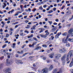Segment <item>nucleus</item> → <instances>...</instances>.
Returning <instances> with one entry per match:
<instances>
[{
	"label": "nucleus",
	"instance_id": "obj_17",
	"mask_svg": "<svg viewBox=\"0 0 73 73\" xmlns=\"http://www.w3.org/2000/svg\"><path fill=\"white\" fill-rule=\"evenodd\" d=\"M66 46L68 47V46H70V44L68 42H66Z\"/></svg>",
	"mask_w": 73,
	"mask_h": 73
},
{
	"label": "nucleus",
	"instance_id": "obj_59",
	"mask_svg": "<svg viewBox=\"0 0 73 73\" xmlns=\"http://www.w3.org/2000/svg\"><path fill=\"white\" fill-rule=\"evenodd\" d=\"M54 62H58V61H57V60H54Z\"/></svg>",
	"mask_w": 73,
	"mask_h": 73
},
{
	"label": "nucleus",
	"instance_id": "obj_7",
	"mask_svg": "<svg viewBox=\"0 0 73 73\" xmlns=\"http://www.w3.org/2000/svg\"><path fill=\"white\" fill-rule=\"evenodd\" d=\"M61 57V54H57L55 55V58H56V59H58V58H60V57Z\"/></svg>",
	"mask_w": 73,
	"mask_h": 73
},
{
	"label": "nucleus",
	"instance_id": "obj_49",
	"mask_svg": "<svg viewBox=\"0 0 73 73\" xmlns=\"http://www.w3.org/2000/svg\"><path fill=\"white\" fill-rule=\"evenodd\" d=\"M49 34V33H46V36H47Z\"/></svg>",
	"mask_w": 73,
	"mask_h": 73
},
{
	"label": "nucleus",
	"instance_id": "obj_12",
	"mask_svg": "<svg viewBox=\"0 0 73 73\" xmlns=\"http://www.w3.org/2000/svg\"><path fill=\"white\" fill-rule=\"evenodd\" d=\"M6 54H7V55L8 58H10V56L11 55H12V53H9L8 52L6 53Z\"/></svg>",
	"mask_w": 73,
	"mask_h": 73
},
{
	"label": "nucleus",
	"instance_id": "obj_16",
	"mask_svg": "<svg viewBox=\"0 0 73 73\" xmlns=\"http://www.w3.org/2000/svg\"><path fill=\"white\" fill-rule=\"evenodd\" d=\"M40 35L41 37H44V38H46L47 37V36L46 35Z\"/></svg>",
	"mask_w": 73,
	"mask_h": 73
},
{
	"label": "nucleus",
	"instance_id": "obj_62",
	"mask_svg": "<svg viewBox=\"0 0 73 73\" xmlns=\"http://www.w3.org/2000/svg\"><path fill=\"white\" fill-rule=\"evenodd\" d=\"M10 31H13V29L12 28H11L10 29Z\"/></svg>",
	"mask_w": 73,
	"mask_h": 73
},
{
	"label": "nucleus",
	"instance_id": "obj_55",
	"mask_svg": "<svg viewBox=\"0 0 73 73\" xmlns=\"http://www.w3.org/2000/svg\"><path fill=\"white\" fill-rule=\"evenodd\" d=\"M53 25H57V23H53Z\"/></svg>",
	"mask_w": 73,
	"mask_h": 73
},
{
	"label": "nucleus",
	"instance_id": "obj_50",
	"mask_svg": "<svg viewBox=\"0 0 73 73\" xmlns=\"http://www.w3.org/2000/svg\"><path fill=\"white\" fill-rule=\"evenodd\" d=\"M28 53H29L28 52H27L26 53H25V54H23V56H25L26 55V54H28Z\"/></svg>",
	"mask_w": 73,
	"mask_h": 73
},
{
	"label": "nucleus",
	"instance_id": "obj_6",
	"mask_svg": "<svg viewBox=\"0 0 73 73\" xmlns=\"http://www.w3.org/2000/svg\"><path fill=\"white\" fill-rule=\"evenodd\" d=\"M57 71V69H55L52 71V73H60L62 72V69L61 68L60 69V70H59V72H56Z\"/></svg>",
	"mask_w": 73,
	"mask_h": 73
},
{
	"label": "nucleus",
	"instance_id": "obj_11",
	"mask_svg": "<svg viewBox=\"0 0 73 73\" xmlns=\"http://www.w3.org/2000/svg\"><path fill=\"white\" fill-rule=\"evenodd\" d=\"M53 68V66L52 65H50V66L49 68H48V70L50 71L51 70H52V69Z\"/></svg>",
	"mask_w": 73,
	"mask_h": 73
},
{
	"label": "nucleus",
	"instance_id": "obj_24",
	"mask_svg": "<svg viewBox=\"0 0 73 73\" xmlns=\"http://www.w3.org/2000/svg\"><path fill=\"white\" fill-rule=\"evenodd\" d=\"M3 64H0V69L3 68Z\"/></svg>",
	"mask_w": 73,
	"mask_h": 73
},
{
	"label": "nucleus",
	"instance_id": "obj_36",
	"mask_svg": "<svg viewBox=\"0 0 73 73\" xmlns=\"http://www.w3.org/2000/svg\"><path fill=\"white\" fill-rule=\"evenodd\" d=\"M33 40H35L36 41H38V40H37V38H33Z\"/></svg>",
	"mask_w": 73,
	"mask_h": 73
},
{
	"label": "nucleus",
	"instance_id": "obj_25",
	"mask_svg": "<svg viewBox=\"0 0 73 73\" xmlns=\"http://www.w3.org/2000/svg\"><path fill=\"white\" fill-rule=\"evenodd\" d=\"M6 71L7 72H10V71H11V70L10 69V68H7L6 70Z\"/></svg>",
	"mask_w": 73,
	"mask_h": 73
},
{
	"label": "nucleus",
	"instance_id": "obj_57",
	"mask_svg": "<svg viewBox=\"0 0 73 73\" xmlns=\"http://www.w3.org/2000/svg\"><path fill=\"white\" fill-rule=\"evenodd\" d=\"M8 36H9V35L8 34H6V37H8Z\"/></svg>",
	"mask_w": 73,
	"mask_h": 73
},
{
	"label": "nucleus",
	"instance_id": "obj_51",
	"mask_svg": "<svg viewBox=\"0 0 73 73\" xmlns=\"http://www.w3.org/2000/svg\"><path fill=\"white\" fill-rule=\"evenodd\" d=\"M62 4H58V6H60V7H61V6L62 5Z\"/></svg>",
	"mask_w": 73,
	"mask_h": 73
},
{
	"label": "nucleus",
	"instance_id": "obj_52",
	"mask_svg": "<svg viewBox=\"0 0 73 73\" xmlns=\"http://www.w3.org/2000/svg\"><path fill=\"white\" fill-rule=\"evenodd\" d=\"M71 25L70 24H68L67 25V27H69Z\"/></svg>",
	"mask_w": 73,
	"mask_h": 73
},
{
	"label": "nucleus",
	"instance_id": "obj_33",
	"mask_svg": "<svg viewBox=\"0 0 73 73\" xmlns=\"http://www.w3.org/2000/svg\"><path fill=\"white\" fill-rule=\"evenodd\" d=\"M39 9L40 10H41V11H42V10H43V8H42V7H39Z\"/></svg>",
	"mask_w": 73,
	"mask_h": 73
},
{
	"label": "nucleus",
	"instance_id": "obj_64",
	"mask_svg": "<svg viewBox=\"0 0 73 73\" xmlns=\"http://www.w3.org/2000/svg\"><path fill=\"white\" fill-rule=\"evenodd\" d=\"M57 34H58V35L60 36V35H61V33L60 32V33H58Z\"/></svg>",
	"mask_w": 73,
	"mask_h": 73
},
{
	"label": "nucleus",
	"instance_id": "obj_27",
	"mask_svg": "<svg viewBox=\"0 0 73 73\" xmlns=\"http://www.w3.org/2000/svg\"><path fill=\"white\" fill-rule=\"evenodd\" d=\"M4 5H3V8H5V7L7 6V4L6 3H3Z\"/></svg>",
	"mask_w": 73,
	"mask_h": 73
},
{
	"label": "nucleus",
	"instance_id": "obj_14",
	"mask_svg": "<svg viewBox=\"0 0 73 73\" xmlns=\"http://www.w3.org/2000/svg\"><path fill=\"white\" fill-rule=\"evenodd\" d=\"M39 30H41L39 32V33H42V32H43V30L44 29H42V28H40L38 29Z\"/></svg>",
	"mask_w": 73,
	"mask_h": 73
},
{
	"label": "nucleus",
	"instance_id": "obj_26",
	"mask_svg": "<svg viewBox=\"0 0 73 73\" xmlns=\"http://www.w3.org/2000/svg\"><path fill=\"white\" fill-rule=\"evenodd\" d=\"M73 62H71L70 64V67H72L73 66Z\"/></svg>",
	"mask_w": 73,
	"mask_h": 73
},
{
	"label": "nucleus",
	"instance_id": "obj_31",
	"mask_svg": "<svg viewBox=\"0 0 73 73\" xmlns=\"http://www.w3.org/2000/svg\"><path fill=\"white\" fill-rule=\"evenodd\" d=\"M42 2H40L37 4V5H41L42 4Z\"/></svg>",
	"mask_w": 73,
	"mask_h": 73
},
{
	"label": "nucleus",
	"instance_id": "obj_60",
	"mask_svg": "<svg viewBox=\"0 0 73 73\" xmlns=\"http://www.w3.org/2000/svg\"><path fill=\"white\" fill-rule=\"evenodd\" d=\"M58 21H59V20H58V19H56L55 20V21H56V22H58Z\"/></svg>",
	"mask_w": 73,
	"mask_h": 73
},
{
	"label": "nucleus",
	"instance_id": "obj_15",
	"mask_svg": "<svg viewBox=\"0 0 73 73\" xmlns=\"http://www.w3.org/2000/svg\"><path fill=\"white\" fill-rule=\"evenodd\" d=\"M29 47L30 48L32 47V48H34V47H35V46L34 45H33V44L32 45L31 44H29Z\"/></svg>",
	"mask_w": 73,
	"mask_h": 73
},
{
	"label": "nucleus",
	"instance_id": "obj_30",
	"mask_svg": "<svg viewBox=\"0 0 73 73\" xmlns=\"http://www.w3.org/2000/svg\"><path fill=\"white\" fill-rule=\"evenodd\" d=\"M27 27H25V28H26V29H29L30 28L29 25H27Z\"/></svg>",
	"mask_w": 73,
	"mask_h": 73
},
{
	"label": "nucleus",
	"instance_id": "obj_43",
	"mask_svg": "<svg viewBox=\"0 0 73 73\" xmlns=\"http://www.w3.org/2000/svg\"><path fill=\"white\" fill-rule=\"evenodd\" d=\"M1 23L3 24V25H5V23H4L3 21H2Z\"/></svg>",
	"mask_w": 73,
	"mask_h": 73
},
{
	"label": "nucleus",
	"instance_id": "obj_22",
	"mask_svg": "<svg viewBox=\"0 0 73 73\" xmlns=\"http://www.w3.org/2000/svg\"><path fill=\"white\" fill-rule=\"evenodd\" d=\"M63 53H65L66 52V50L65 49V48H63Z\"/></svg>",
	"mask_w": 73,
	"mask_h": 73
},
{
	"label": "nucleus",
	"instance_id": "obj_48",
	"mask_svg": "<svg viewBox=\"0 0 73 73\" xmlns=\"http://www.w3.org/2000/svg\"><path fill=\"white\" fill-rule=\"evenodd\" d=\"M48 16H53V14H48Z\"/></svg>",
	"mask_w": 73,
	"mask_h": 73
},
{
	"label": "nucleus",
	"instance_id": "obj_32",
	"mask_svg": "<svg viewBox=\"0 0 73 73\" xmlns=\"http://www.w3.org/2000/svg\"><path fill=\"white\" fill-rule=\"evenodd\" d=\"M6 46H7V45L6 44H5V45L3 46L2 48H5L6 47Z\"/></svg>",
	"mask_w": 73,
	"mask_h": 73
},
{
	"label": "nucleus",
	"instance_id": "obj_61",
	"mask_svg": "<svg viewBox=\"0 0 73 73\" xmlns=\"http://www.w3.org/2000/svg\"><path fill=\"white\" fill-rule=\"evenodd\" d=\"M42 59H43V60H46V57H43L42 58Z\"/></svg>",
	"mask_w": 73,
	"mask_h": 73
},
{
	"label": "nucleus",
	"instance_id": "obj_20",
	"mask_svg": "<svg viewBox=\"0 0 73 73\" xmlns=\"http://www.w3.org/2000/svg\"><path fill=\"white\" fill-rule=\"evenodd\" d=\"M68 41H70V42H73V39H71L70 38H69Z\"/></svg>",
	"mask_w": 73,
	"mask_h": 73
},
{
	"label": "nucleus",
	"instance_id": "obj_38",
	"mask_svg": "<svg viewBox=\"0 0 73 73\" xmlns=\"http://www.w3.org/2000/svg\"><path fill=\"white\" fill-rule=\"evenodd\" d=\"M69 58L68 57H67V56H66V61H69Z\"/></svg>",
	"mask_w": 73,
	"mask_h": 73
},
{
	"label": "nucleus",
	"instance_id": "obj_13",
	"mask_svg": "<svg viewBox=\"0 0 73 73\" xmlns=\"http://www.w3.org/2000/svg\"><path fill=\"white\" fill-rule=\"evenodd\" d=\"M73 32V29H70L68 31V33L69 34H71Z\"/></svg>",
	"mask_w": 73,
	"mask_h": 73
},
{
	"label": "nucleus",
	"instance_id": "obj_8",
	"mask_svg": "<svg viewBox=\"0 0 73 73\" xmlns=\"http://www.w3.org/2000/svg\"><path fill=\"white\" fill-rule=\"evenodd\" d=\"M16 63L18 64H23V62H22V61L19 60L16 61Z\"/></svg>",
	"mask_w": 73,
	"mask_h": 73
},
{
	"label": "nucleus",
	"instance_id": "obj_9",
	"mask_svg": "<svg viewBox=\"0 0 73 73\" xmlns=\"http://www.w3.org/2000/svg\"><path fill=\"white\" fill-rule=\"evenodd\" d=\"M54 56V53H52L49 55V57L51 58H53Z\"/></svg>",
	"mask_w": 73,
	"mask_h": 73
},
{
	"label": "nucleus",
	"instance_id": "obj_1",
	"mask_svg": "<svg viewBox=\"0 0 73 73\" xmlns=\"http://www.w3.org/2000/svg\"><path fill=\"white\" fill-rule=\"evenodd\" d=\"M66 54H64L61 58V60L63 62V65H65V62H66V60H65V59H66Z\"/></svg>",
	"mask_w": 73,
	"mask_h": 73
},
{
	"label": "nucleus",
	"instance_id": "obj_19",
	"mask_svg": "<svg viewBox=\"0 0 73 73\" xmlns=\"http://www.w3.org/2000/svg\"><path fill=\"white\" fill-rule=\"evenodd\" d=\"M35 27H36V25H34L33 27L32 28H31V30H33V29H35Z\"/></svg>",
	"mask_w": 73,
	"mask_h": 73
},
{
	"label": "nucleus",
	"instance_id": "obj_39",
	"mask_svg": "<svg viewBox=\"0 0 73 73\" xmlns=\"http://www.w3.org/2000/svg\"><path fill=\"white\" fill-rule=\"evenodd\" d=\"M36 44H37V42H33V43L32 44L33 45H36Z\"/></svg>",
	"mask_w": 73,
	"mask_h": 73
},
{
	"label": "nucleus",
	"instance_id": "obj_56",
	"mask_svg": "<svg viewBox=\"0 0 73 73\" xmlns=\"http://www.w3.org/2000/svg\"><path fill=\"white\" fill-rule=\"evenodd\" d=\"M58 31V30H57L55 32H54V35H56V34H57V33Z\"/></svg>",
	"mask_w": 73,
	"mask_h": 73
},
{
	"label": "nucleus",
	"instance_id": "obj_58",
	"mask_svg": "<svg viewBox=\"0 0 73 73\" xmlns=\"http://www.w3.org/2000/svg\"><path fill=\"white\" fill-rule=\"evenodd\" d=\"M23 17V15H20L18 17L19 18H21V17Z\"/></svg>",
	"mask_w": 73,
	"mask_h": 73
},
{
	"label": "nucleus",
	"instance_id": "obj_42",
	"mask_svg": "<svg viewBox=\"0 0 73 73\" xmlns=\"http://www.w3.org/2000/svg\"><path fill=\"white\" fill-rule=\"evenodd\" d=\"M59 35H58V34H57L55 36V38H58L59 37Z\"/></svg>",
	"mask_w": 73,
	"mask_h": 73
},
{
	"label": "nucleus",
	"instance_id": "obj_41",
	"mask_svg": "<svg viewBox=\"0 0 73 73\" xmlns=\"http://www.w3.org/2000/svg\"><path fill=\"white\" fill-rule=\"evenodd\" d=\"M46 61L47 63H49V62H51V61L50 60H46Z\"/></svg>",
	"mask_w": 73,
	"mask_h": 73
},
{
	"label": "nucleus",
	"instance_id": "obj_35",
	"mask_svg": "<svg viewBox=\"0 0 73 73\" xmlns=\"http://www.w3.org/2000/svg\"><path fill=\"white\" fill-rule=\"evenodd\" d=\"M42 47H45V48H46L47 47V46H46V44H43L42 45Z\"/></svg>",
	"mask_w": 73,
	"mask_h": 73
},
{
	"label": "nucleus",
	"instance_id": "obj_2",
	"mask_svg": "<svg viewBox=\"0 0 73 73\" xmlns=\"http://www.w3.org/2000/svg\"><path fill=\"white\" fill-rule=\"evenodd\" d=\"M72 53H73V51L72 50L70 51L68 54H67L66 55V57H68L69 58H71L72 56Z\"/></svg>",
	"mask_w": 73,
	"mask_h": 73
},
{
	"label": "nucleus",
	"instance_id": "obj_28",
	"mask_svg": "<svg viewBox=\"0 0 73 73\" xmlns=\"http://www.w3.org/2000/svg\"><path fill=\"white\" fill-rule=\"evenodd\" d=\"M59 52L60 53H61L63 52V50L61 49H59Z\"/></svg>",
	"mask_w": 73,
	"mask_h": 73
},
{
	"label": "nucleus",
	"instance_id": "obj_54",
	"mask_svg": "<svg viewBox=\"0 0 73 73\" xmlns=\"http://www.w3.org/2000/svg\"><path fill=\"white\" fill-rule=\"evenodd\" d=\"M36 10V9H34L33 10V12H35V11Z\"/></svg>",
	"mask_w": 73,
	"mask_h": 73
},
{
	"label": "nucleus",
	"instance_id": "obj_37",
	"mask_svg": "<svg viewBox=\"0 0 73 73\" xmlns=\"http://www.w3.org/2000/svg\"><path fill=\"white\" fill-rule=\"evenodd\" d=\"M23 34H24L23 32L20 33V35H21V36H24Z\"/></svg>",
	"mask_w": 73,
	"mask_h": 73
},
{
	"label": "nucleus",
	"instance_id": "obj_63",
	"mask_svg": "<svg viewBox=\"0 0 73 73\" xmlns=\"http://www.w3.org/2000/svg\"><path fill=\"white\" fill-rule=\"evenodd\" d=\"M66 4H68V3H69V1H66Z\"/></svg>",
	"mask_w": 73,
	"mask_h": 73
},
{
	"label": "nucleus",
	"instance_id": "obj_4",
	"mask_svg": "<svg viewBox=\"0 0 73 73\" xmlns=\"http://www.w3.org/2000/svg\"><path fill=\"white\" fill-rule=\"evenodd\" d=\"M8 59H7L6 60V65H8L9 64H12L13 62H14V61H13V60H11L9 61V62H8Z\"/></svg>",
	"mask_w": 73,
	"mask_h": 73
},
{
	"label": "nucleus",
	"instance_id": "obj_53",
	"mask_svg": "<svg viewBox=\"0 0 73 73\" xmlns=\"http://www.w3.org/2000/svg\"><path fill=\"white\" fill-rule=\"evenodd\" d=\"M53 10L54 11H56V7H54L53 9Z\"/></svg>",
	"mask_w": 73,
	"mask_h": 73
},
{
	"label": "nucleus",
	"instance_id": "obj_5",
	"mask_svg": "<svg viewBox=\"0 0 73 73\" xmlns=\"http://www.w3.org/2000/svg\"><path fill=\"white\" fill-rule=\"evenodd\" d=\"M48 68H45L42 69V73H48Z\"/></svg>",
	"mask_w": 73,
	"mask_h": 73
},
{
	"label": "nucleus",
	"instance_id": "obj_10",
	"mask_svg": "<svg viewBox=\"0 0 73 73\" xmlns=\"http://www.w3.org/2000/svg\"><path fill=\"white\" fill-rule=\"evenodd\" d=\"M36 48L34 49V50H38L39 49H41V47L40 46H36Z\"/></svg>",
	"mask_w": 73,
	"mask_h": 73
},
{
	"label": "nucleus",
	"instance_id": "obj_3",
	"mask_svg": "<svg viewBox=\"0 0 73 73\" xmlns=\"http://www.w3.org/2000/svg\"><path fill=\"white\" fill-rule=\"evenodd\" d=\"M68 37H69V34H68L67 35V37L66 39H65V38H63L62 39V41L63 43H66L67 42V40H68Z\"/></svg>",
	"mask_w": 73,
	"mask_h": 73
},
{
	"label": "nucleus",
	"instance_id": "obj_29",
	"mask_svg": "<svg viewBox=\"0 0 73 73\" xmlns=\"http://www.w3.org/2000/svg\"><path fill=\"white\" fill-rule=\"evenodd\" d=\"M46 43L47 45H49V44H51V42L50 41H48L46 42Z\"/></svg>",
	"mask_w": 73,
	"mask_h": 73
},
{
	"label": "nucleus",
	"instance_id": "obj_21",
	"mask_svg": "<svg viewBox=\"0 0 73 73\" xmlns=\"http://www.w3.org/2000/svg\"><path fill=\"white\" fill-rule=\"evenodd\" d=\"M62 36H66L67 35V33H62Z\"/></svg>",
	"mask_w": 73,
	"mask_h": 73
},
{
	"label": "nucleus",
	"instance_id": "obj_34",
	"mask_svg": "<svg viewBox=\"0 0 73 73\" xmlns=\"http://www.w3.org/2000/svg\"><path fill=\"white\" fill-rule=\"evenodd\" d=\"M53 12V11L52 10H50L48 11V13H52Z\"/></svg>",
	"mask_w": 73,
	"mask_h": 73
},
{
	"label": "nucleus",
	"instance_id": "obj_18",
	"mask_svg": "<svg viewBox=\"0 0 73 73\" xmlns=\"http://www.w3.org/2000/svg\"><path fill=\"white\" fill-rule=\"evenodd\" d=\"M12 47L13 48H16V44L15 43L13 44Z\"/></svg>",
	"mask_w": 73,
	"mask_h": 73
},
{
	"label": "nucleus",
	"instance_id": "obj_46",
	"mask_svg": "<svg viewBox=\"0 0 73 73\" xmlns=\"http://www.w3.org/2000/svg\"><path fill=\"white\" fill-rule=\"evenodd\" d=\"M28 41H29V42H32V41H33V40H32V39H29Z\"/></svg>",
	"mask_w": 73,
	"mask_h": 73
},
{
	"label": "nucleus",
	"instance_id": "obj_45",
	"mask_svg": "<svg viewBox=\"0 0 73 73\" xmlns=\"http://www.w3.org/2000/svg\"><path fill=\"white\" fill-rule=\"evenodd\" d=\"M55 29L54 28H53L52 29V32H54V31H55Z\"/></svg>",
	"mask_w": 73,
	"mask_h": 73
},
{
	"label": "nucleus",
	"instance_id": "obj_44",
	"mask_svg": "<svg viewBox=\"0 0 73 73\" xmlns=\"http://www.w3.org/2000/svg\"><path fill=\"white\" fill-rule=\"evenodd\" d=\"M0 59H1V60H3V59H4V56H2L0 57Z\"/></svg>",
	"mask_w": 73,
	"mask_h": 73
},
{
	"label": "nucleus",
	"instance_id": "obj_23",
	"mask_svg": "<svg viewBox=\"0 0 73 73\" xmlns=\"http://www.w3.org/2000/svg\"><path fill=\"white\" fill-rule=\"evenodd\" d=\"M17 53H19V54H22V53H23V51H21V52H20L19 51H17Z\"/></svg>",
	"mask_w": 73,
	"mask_h": 73
},
{
	"label": "nucleus",
	"instance_id": "obj_47",
	"mask_svg": "<svg viewBox=\"0 0 73 73\" xmlns=\"http://www.w3.org/2000/svg\"><path fill=\"white\" fill-rule=\"evenodd\" d=\"M48 23H49L50 25H51V24H52V21H49L48 22Z\"/></svg>",
	"mask_w": 73,
	"mask_h": 73
},
{
	"label": "nucleus",
	"instance_id": "obj_40",
	"mask_svg": "<svg viewBox=\"0 0 73 73\" xmlns=\"http://www.w3.org/2000/svg\"><path fill=\"white\" fill-rule=\"evenodd\" d=\"M24 32L25 33H27V34L29 33V31L27 30H25L24 31Z\"/></svg>",
	"mask_w": 73,
	"mask_h": 73
}]
</instances>
